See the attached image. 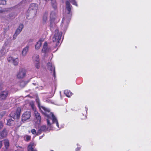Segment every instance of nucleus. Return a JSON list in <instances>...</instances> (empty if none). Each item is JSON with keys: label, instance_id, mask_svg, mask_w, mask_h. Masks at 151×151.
<instances>
[{"label": "nucleus", "instance_id": "f257e3e1", "mask_svg": "<svg viewBox=\"0 0 151 151\" xmlns=\"http://www.w3.org/2000/svg\"><path fill=\"white\" fill-rule=\"evenodd\" d=\"M36 101L38 103L39 107L42 113H43L47 117V122L48 127H50L51 125V123L50 122V120H52V123H55L56 126L58 127L59 124L58 121L52 113L50 112V110L46 108L45 107L41 106H40L39 104V100L37 99H36Z\"/></svg>", "mask_w": 151, "mask_h": 151}, {"label": "nucleus", "instance_id": "f03ea898", "mask_svg": "<svg viewBox=\"0 0 151 151\" xmlns=\"http://www.w3.org/2000/svg\"><path fill=\"white\" fill-rule=\"evenodd\" d=\"M65 12L68 18H64L62 21V26L64 30H66L68 27V24L70 22L71 16L70 10H65Z\"/></svg>", "mask_w": 151, "mask_h": 151}, {"label": "nucleus", "instance_id": "7ed1b4c3", "mask_svg": "<svg viewBox=\"0 0 151 151\" xmlns=\"http://www.w3.org/2000/svg\"><path fill=\"white\" fill-rule=\"evenodd\" d=\"M62 35V32H59L58 30L56 29L55 31L54 35L52 38V40L53 42H59V40L61 39Z\"/></svg>", "mask_w": 151, "mask_h": 151}, {"label": "nucleus", "instance_id": "20e7f679", "mask_svg": "<svg viewBox=\"0 0 151 151\" xmlns=\"http://www.w3.org/2000/svg\"><path fill=\"white\" fill-rule=\"evenodd\" d=\"M33 61L36 68L39 69L40 67V59L38 55L35 54L33 57Z\"/></svg>", "mask_w": 151, "mask_h": 151}, {"label": "nucleus", "instance_id": "39448f33", "mask_svg": "<svg viewBox=\"0 0 151 151\" xmlns=\"http://www.w3.org/2000/svg\"><path fill=\"white\" fill-rule=\"evenodd\" d=\"M21 111L20 108L19 107L18 108L15 113L13 112L10 114V116L14 119H18L19 117Z\"/></svg>", "mask_w": 151, "mask_h": 151}, {"label": "nucleus", "instance_id": "423d86ee", "mask_svg": "<svg viewBox=\"0 0 151 151\" xmlns=\"http://www.w3.org/2000/svg\"><path fill=\"white\" fill-rule=\"evenodd\" d=\"M26 70L24 69H20L18 73L17 76L19 78H22L26 75Z\"/></svg>", "mask_w": 151, "mask_h": 151}, {"label": "nucleus", "instance_id": "0eeeda50", "mask_svg": "<svg viewBox=\"0 0 151 151\" xmlns=\"http://www.w3.org/2000/svg\"><path fill=\"white\" fill-rule=\"evenodd\" d=\"M31 116V114L29 111H26L22 114V120L24 122L29 119Z\"/></svg>", "mask_w": 151, "mask_h": 151}, {"label": "nucleus", "instance_id": "6e6552de", "mask_svg": "<svg viewBox=\"0 0 151 151\" xmlns=\"http://www.w3.org/2000/svg\"><path fill=\"white\" fill-rule=\"evenodd\" d=\"M7 60L8 62L13 63L14 65H17L18 63L19 60L17 58H14L10 57L8 58Z\"/></svg>", "mask_w": 151, "mask_h": 151}, {"label": "nucleus", "instance_id": "1a4fd4ad", "mask_svg": "<svg viewBox=\"0 0 151 151\" xmlns=\"http://www.w3.org/2000/svg\"><path fill=\"white\" fill-rule=\"evenodd\" d=\"M50 48L47 46V43L46 42H45L42 50V52L44 53H46L50 52Z\"/></svg>", "mask_w": 151, "mask_h": 151}, {"label": "nucleus", "instance_id": "9d476101", "mask_svg": "<svg viewBox=\"0 0 151 151\" xmlns=\"http://www.w3.org/2000/svg\"><path fill=\"white\" fill-rule=\"evenodd\" d=\"M34 111V115L36 120V124H39L40 122L41 117L40 116V114L36 111V110Z\"/></svg>", "mask_w": 151, "mask_h": 151}, {"label": "nucleus", "instance_id": "9b49d317", "mask_svg": "<svg viewBox=\"0 0 151 151\" xmlns=\"http://www.w3.org/2000/svg\"><path fill=\"white\" fill-rule=\"evenodd\" d=\"M47 69L50 71V73H52L53 72V74L54 75L55 73V68L54 65L51 63L49 62L47 63Z\"/></svg>", "mask_w": 151, "mask_h": 151}, {"label": "nucleus", "instance_id": "f8f14e48", "mask_svg": "<svg viewBox=\"0 0 151 151\" xmlns=\"http://www.w3.org/2000/svg\"><path fill=\"white\" fill-rule=\"evenodd\" d=\"M23 28V25L22 24H20L14 35L13 38V39H15V38L14 37H16L19 33H20Z\"/></svg>", "mask_w": 151, "mask_h": 151}, {"label": "nucleus", "instance_id": "ddd939ff", "mask_svg": "<svg viewBox=\"0 0 151 151\" xmlns=\"http://www.w3.org/2000/svg\"><path fill=\"white\" fill-rule=\"evenodd\" d=\"M8 93L7 91H2L0 94V98L1 99H5L8 95Z\"/></svg>", "mask_w": 151, "mask_h": 151}, {"label": "nucleus", "instance_id": "4468645a", "mask_svg": "<svg viewBox=\"0 0 151 151\" xmlns=\"http://www.w3.org/2000/svg\"><path fill=\"white\" fill-rule=\"evenodd\" d=\"M8 50V47L6 46H4L2 48L0 51V55H4L6 54Z\"/></svg>", "mask_w": 151, "mask_h": 151}, {"label": "nucleus", "instance_id": "2eb2a0df", "mask_svg": "<svg viewBox=\"0 0 151 151\" xmlns=\"http://www.w3.org/2000/svg\"><path fill=\"white\" fill-rule=\"evenodd\" d=\"M29 46H27L24 48L22 51L21 55L23 57H24L26 56L29 49Z\"/></svg>", "mask_w": 151, "mask_h": 151}, {"label": "nucleus", "instance_id": "dca6fc26", "mask_svg": "<svg viewBox=\"0 0 151 151\" xmlns=\"http://www.w3.org/2000/svg\"><path fill=\"white\" fill-rule=\"evenodd\" d=\"M38 5L35 3L32 4L30 5L29 8L30 9H36L38 8Z\"/></svg>", "mask_w": 151, "mask_h": 151}, {"label": "nucleus", "instance_id": "f3484780", "mask_svg": "<svg viewBox=\"0 0 151 151\" xmlns=\"http://www.w3.org/2000/svg\"><path fill=\"white\" fill-rule=\"evenodd\" d=\"M35 145L34 143H32L28 146V151H37L36 150L33 149V146Z\"/></svg>", "mask_w": 151, "mask_h": 151}, {"label": "nucleus", "instance_id": "a211bd4d", "mask_svg": "<svg viewBox=\"0 0 151 151\" xmlns=\"http://www.w3.org/2000/svg\"><path fill=\"white\" fill-rule=\"evenodd\" d=\"M42 42V40H40L37 42L35 46V49H36L38 50L40 48L41 46Z\"/></svg>", "mask_w": 151, "mask_h": 151}, {"label": "nucleus", "instance_id": "6ab92c4d", "mask_svg": "<svg viewBox=\"0 0 151 151\" xmlns=\"http://www.w3.org/2000/svg\"><path fill=\"white\" fill-rule=\"evenodd\" d=\"M7 134V132L5 129L4 130L0 133V139H1L5 137Z\"/></svg>", "mask_w": 151, "mask_h": 151}, {"label": "nucleus", "instance_id": "aec40b11", "mask_svg": "<svg viewBox=\"0 0 151 151\" xmlns=\"http://www.w3.org/2000/svg\"><path fill=\"white\" fill-rule=\"evenodd\" d=\"M65 6L67 9H72V6L68 0H66L65 1Z\"/></svg>", "mask_w": 151, "mask_h": 151}, {"label": "nucleus", "instance_id": "412c9836", "mask_svg": "<svg viewBox=\"0 0 151 151\" xmlns=\"http://www.w3.org/2000/svg\"><path fill=\"white\" fill-rule=\"evenodd\" d=\"M64 93L65 95L68 97H70L72 95L71 92L68 90H65Z\"/></svg>", "mask_w": 151, "mask_h": 151}, {"label": "nucleus", "instance_id": "4be33fe9", "mask_svg": "<svg viewBox=\"0 0 151 151\" xmlns=\"http://www.w3.org/2000/svg\"><path fill=\"white\" fill-rule=\"evenodd\" d=\"M4 143L5 147L7 148L9 145V141L7 140H4Z\"/></svg>", "mask_w": 151, "mask_h": 151}, {"label": "nucleus", "instance_id": "5701e85b", "mask_svg": "<svg viewBox=\"0 0 151 151\" xmlns=\"http://www.w3.org/2000/svg\"><path fill=\"white\" fill-rule=\"evenodd\" d=\"M13 123V120L12 119H9L7 121V125L9 126H11Z\"/></svg>", "mask_w": 151, "mask_h": 151}, {"label": "nucleus", "instance_id": "b1692460", "mask_svg": "<svg viewBox=\"0 0 151 151\" xmlns=\"http://www.w3.org/2000/svg\"><path fill=\"white\" fill-rule=\"evenodd\" d=\"M72 4L76 6H78V4L76 0H69Z\"/></svg>", "mask_w": 151, "mask_h": 151}, {"label": "nucleus", "instance_id": "393cba45", "mask_svg": "<svg viewBox=\"0 0 151 151\" xmlns=\"http://www.w3.org/2000/svg\"><path fill=\"white\" fill-rule=\"evenodd\" d=\"M30 105L31 106L32 108L33 111H35V110H36V109L35 108L34 106V102L33 101L30 102Z\"/></svg>", "mask_w": 151, "mask_h": 151}, {"label": "nucleus", "instance_id": "a878e982", "mask_svg": "<svg viewBox=\"0 0 151 151\" xmlns=\"http://www.w3.org/2000/svg\"><path fill=\"white\" fill-rule=\"evenodd\" d=\"M31 132L33 134H36L37 135H39L38 133L37 132L36 130L34 129H33L32 130Z\"/></svg>", "mask_w": 151, "mask_h": 151}, {"label": "nucleus", "instance_id": "bb28decb", "mask_svg": "<svg viewBox=\"0 0 151 151\" xmlns=\"http://www.w3.org/2000/svg\"><path fill=\"white\" fill-rule=\"evenodd\" d=\"M6 4V1L4 0H0V4L5 5Z\"/></svg>", "mask_w": 151, "mask_h": 151}, {"label": "nucleus", "instance_id": "cd10ccee", "mask_svg": "<svg viewBox=\"0 0 151 151\" xmlns=\"http://www.w3.org/2000/svg\"><path fill=\"white\" fill-rule=\"evenodd\" d=\"M31 138V137L28 135H26L24 137V139L27 141H28Z\"/></svg>", "mask_w": 151, "mask_h": 151}, {"label": "nucleus", "instance_id": "c85d7f7f", "mask_svg": "<svg viewBox=\"0 0 151 151\" xmlns=\"http://www.w3.org/2000/svg\"><path fill=\"white\" fill-rule=\"evenodd\" d=\"M46 129V126L45 125H43L42 126L40 129V130L41 131H44Z\"/></svg>", "mask_w": 151, "mask_h": 151}, {"label": "nucleus", "instance_id": "c756f323", "mask_svg": "<svg viewBox=\"0 0 151 151\" xmlns=\"http://www.w3.org/2000/svg\"><path fill=\"white\" fill-rule=\"evenodd\" d=\"M78 146L77 147L76 149V151H78L80 150L81 149V147H80L79 145H78V144H77Z\"/></svg>", "mask_w": 151, "mask_h": 151}, {"label": "nucleus", "instance_id": "7c9ffc66", "mask_svg": "<svg viewBox=\"0 0 151 151\" xmlns=\"http://www.w3.org/2000/svg\"><path fill=\"white\" fill-rule=\"evenodd\" d=\"M53 26H54V27H56V26H55V24H52V21H51L50 27H51V29H52V27Z\"/></svg>", "mask_w": 151, "mask_h": 151}, {"label": "nucleus", "instance_id": "2f4dec72", "mask_svg": "<svg viewBox=\"0 0 151 151\" xmlns=\"http://www.w3.org/2000/svg\"><path fill=\"white\" fill-rule=\"evenodd\" d=\"M47 18L46 16L44 17L43 18V20L44 22H46L47 20Z\"/></svg>", "mask_w": 151, "mask_h": 151}, {"label": "nucleus", "instance_id": "473e14b6", "mask_svg": "<svg viewBox=\"0 0 151 151\" xmlns=\"http://www.w3.org/2000/svg\"><path fill=\"white\" fill-rule=\"evenodd\" d=\"M3 125L2 123L1 122H0V129L3 127Z\"/></svg>", "mask_w": 151, "mask_h": 151}, {"label": "nucleus", "instance_id": "72a5a7b5", "mask_svg": "<svg viewBox=\"0 0 151 151\" xmlns=\"http://www.w3.org/2000/svg\"><path fill=\"white\" fill-rule=\"evenodd\" d=\"M2 145L1 142L0 141V148L1 147Z\"/></svg>", "mask_w": 151, "mask_h": 151}, {"label": "nucleus", "instance_id": "f704fd0d", "mask_svg": "<svg viewBox=\"0 0 151 151\" xmlns=\"http://www.w3.org/2000/svg\"><path fill=\"white\" fill-rule=\"evenodd\" d=\"M3 116V115L2 114H0V119Z\"/></svg>", "mask_w": 151, "mask_h": 151}, {"label": "nucleus", "instance_id": "c9c22d12", "mask_svg": "<svg viewBox=\"0 0 151 151\" xmlns=\"http://www.w3.org/2000/svg\"><path fill=\"white\" fill-rule=\"evenodd\" d=\"M42 137H43V136L40 137V139H41L42 138Z\"/></svg>", "mask_w": 151, "mask_h": 151}, {"label": "nucleus", "instance_id": "e433bc0d", "mask_svg": "<svg viewBox=\"0 0 151 151\" xmlns=\"http://www.w3.org/2000/svg\"><path fill=\"white\" fill-rule=\"evenodd\" d=\"M51 151H53V150H51Z\"/></svg>", "mask_w": 151, "mask_h": 151}]
</instances>
